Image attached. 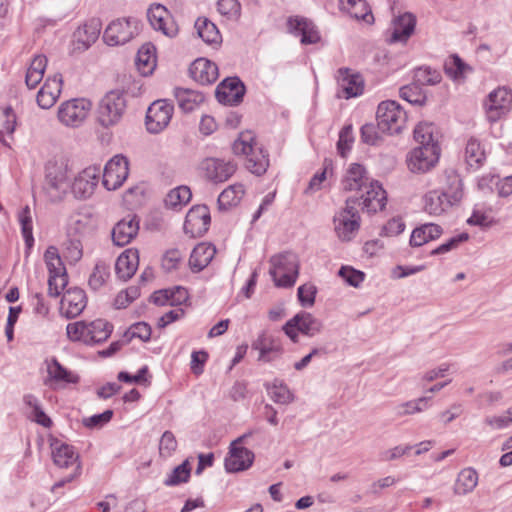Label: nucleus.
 <instances>
[{
	"label": "nucleus",
	"instance_id": "13",
	"mask_svg": "<svg viewBox=\"0 0 512 512\" xmlns=\"http://www.w3.org/2000/svg\"><path fill=\"white\" fill-rule=\"evenodd\" d=\"M363 190L365 192L359 198L353 197L357 199L356 205L362 206V210H366L368 213H376L384 209L387 195L378 181H369Z\"/></svg>",
	"mask_w": 512,
	"mask_h": 512
},
{
	"label": "nucleus",
	"instance_id": "40",
	"mask_svg": "<svg viewBox=\"0 0 512 512\" xmlns=\"http://www.w3.org/2000/svg\"><path fill=\"white\" fill-rule=\"evenodd\" d=\"M156 48L153 44H144L137 53L136 65L138 70L143 74L147 75L151 73L156 64Z\"/></svg>",
	"mask_w": 512,
	"mask_h": 512
},
{
	"label": "nucleus",
	"instance_id": "51",
	"mask_svg": "<svg viewBox=\"0 0 512 512\" xmlns=\"http://www.w3.org/2000/svg\"><path fill=\"white\" fill-rule=\"evenodd\" d=\"M67 337L73 342H82L90 345L88 335V322L76 321L69 323L66 327Z\"/></svg>",
	"mask_w": 512,
	"mask_h": 512
},
{
	"label": "nucleus",
	"instance_id": "50",
	"mask_svg": "<svg viewBox=\"0 0 512 512\" xmlns=\"http://www.w3.org/2000/svg\"><path fill=\"white\" fill-rule=\"evenodd\" d=\"M110 276L109 265L103 261H98L89 276L88 285L92 290L100 289Z\"/></svg>",
	"mask_w": 512,
	"mask_h": 512
},
{
	"label": "nucleus",
	"instance_id": "63",
	"mask_svg": "<svg viewBox=\"0 0 512 512\" xmlns=\"http://www.w3.org/2000/svg\"><path fill=\"white\" fill-rule=\"evenodd\" d=\"M469 239V235L466 232L460 233L452 238H450L447 242L441 244L437 248L431 251V255H440L445 254L456 247L462 242H465Z\"/></svg>",
	"mask_w": 512,
	"mask_h": 512
},
{
	"label": "nucleus",
	"instance_id": "41",
	"mask_svg": "<svg viewBox=\"0 0 512 512\" xmlns=\"http://www.w3.org/2000/svg\"><path fill=\"white\" fill-rule=\"evenodd\" d=\"M113 331V326L104 319L88 322V335L90 345L106 341Z\"/></svg>",
	"mask_w": 512,
	"mask_h": 512
},
{
	"label": "nucleus",
	"instance_id": "35",
	"mask_svg": "<svg viewBox=\"0 0 512 512\" xmlns=\"http://www.w3.org/2000/svg\"><path fill=\"white\" fill-rule=\"evenodd\" d=\"M339 5L355 19L363 20L368 24L374 21L372 11L365 0H339Z\"/></svg>",
	"mask_w": 512,
	"mask_h": 512
},
{
	"label": "nucleus",
	"instance_id": "60",
	"mask_svg": "<svg viewBox=\"0 0 512 512\" xmlns=\"http://www.w3.org/2000/svg\"><path fill=\"white\" fill-rule=\"evenodd\" d=\"M113 414V411L108 409L105 410L103 413L83 418L82 423L85 427L89 429H98L103 427L108 422H110V420L113 417Z\"/></svg>",
	"mask_w": 512,
	"mask_h": 512
},
{
	"label": "nucleus",
	"instance_id": "38",
	"mask_svg": "<svg viewBox=\"0 0 512 512\" xmlns=\"http://www.w3.org/2000/svg\"><path fill=\"white\" fill-rule=\"evenodd\" d=\"M244 193V186L240 183L228 186L218 196L217 204L219 210H227L236 206L244 196Z\"/></svg>",
	"mask_w": 512,
	"mask_h": 512
},
{
	"label": "nucleus",
	"instance_id": "16",
	"mask_svg": "<svg viewBox=\"0 0 512 512\" xmlns=\"http://www.w3.org/2000/svg\"><path fill=\"white\" fill-rule=\"evenodd\" d=\"M236 164L217 158H206L200 163V169L205 177L213 183L227 181L236 171Z\"/></svg>",
	"mask_w": 512,
	"mask_h": 512
},
{
	"label": "nucleus",
	"instance_id": "27",
	"mask_svg": "<svg viewBox=\"0 0 512 512\" xmlns=\"http://www.w3.org/2000/svg\"><path fill=\"white\" fill-rule=\"evenodd\" d=\"M70 187L69 177L67 175V168L63 165H52L47 167L46 170V189L49 193L56 191L59 197L60 194L66 193Z\"/></svg>",
	"mask_w": 512,
	"mask_h": 512
},
{
	"label": "nucleus",
	"instance_id": "11",
	"mask_svg": "<svg viewBox=\"0 0 512 512\" xmlns=\"http://www.w3.org/2000/svg\"><path fill=\"white\" fill-rule=\"evenodd\" d=\"M173 105L166 100L153 102L146 113V128L150 133L157 134L169 124L173 115Z\"/></svg>",
	"mask_w": 512,
	"mask_h": 512
},
{
	"label": "nucleus",
	"instance_id": "49",
	"mask_svg": "<svg viewBox=\"0 0 512 512\" xmlns=\"http://www.w3.org/2000/svg\"><path fill=\"white\" fill-rule=\"evenodd\" d=\"M102 22L99 18H91L89 19L82 27V31L84 33L85 38L81 36V29H79V40L89 47L92 43H94L101 32Z\"/></svg>",
	"mask_w": 512,
	"mask_h": 512
},
{
	"label": "nucleus",
	"instance_id": "52",
	"mask_svg": "<svg viewBox=\"0 0 512 512\" xmlns=\"http://www.w3.org/2000/svg\"><path fill=\"white\" fill-rule=\"evenodd\" d=\"M190 466L188 460L173 469L171 474L164 480L166 486H176L186 483L190 478Z\"/></svg>",
	"mask_w": 512,
	"mask_h": 512
},
{
	"label": "nucleus",
	"instance_id": "46",
	"mask_svg": "<svg viewBox=\"0 0 512 512\" xmlns=\"http://www.w3.org/2000/svg\"><path fill=\"white\" fill-rule=\"evenodd\" d=\"M424 202V209L430 215H440L447 207L451 206V204H447L443 194L437 191L426 194Z\"/></svg>",
	"mask_w": 512,
	"mask_h": 512
},
{
	"label": "nucleus",
	"instance_id": "42",
	"mask_svg": "<svg viewBox=\"0 0 512 512\" xmlns=\"http://www.w3.org/2000/svg\"><path fill=\"white\" fill-rule=\"evenodd\" d=\"M478 484V473L473 468H465L458 474L454 492L465 495L474 490Z\"/></svg>",
	"mask_w": 512,
	"mask_h": 512
},
{
	"label": "nucleus",
	"instance_id": "57",
	"mask_svg": "<svg viewBox=\"0 0 512 512\" xmlns=\"http://www.w3.org/2000/svg\"><path fill=\"white\" fill-rule=\"evenodd\" d=\"M338 275L344 279V281L353 287H358L365 278L364 272L356 270L350 266H342Z\"/></svg>",
	"mask_w": 512,
	"mask_h": 512
},
{
	"label": "nucleus",
	"instance_id": "54",
	"mask_svg": "<svg viewBox=\"0 0 512 512\" xmlns=\"http://www.w3.org/2000/svg\"><path fill=\"white\" fill-rule=\"evenodd\" d=\"M468 68V65L457 54L451 55L444 64L445 73L453 79L461 77Z\"/></svg>",
	"mask_w": 512,
	"mask_h": 512
},
{
	"label": "nucleus",
	"instance_id": "37",
	"mask_svg": "<svg viewBox=\"0 0 512 512\" xmlns=\"http://www.w3.org/2000/svg\"><path fill=\"white\" fill-rule=\"evenodd\" d=\"M195 29L198 36L207 44H219L221 34L217 26L206 17H199L195 21Z\"/></svg>",
	"mask_w": 512,
	"mask_h": 512
},
{
	"label": "nucleus",
	"instance_id": "45",
	"mask_svg": "<svg viewBox=\"0 0 512 512\" xmlns=\"http://www.w3.org/2000/svg\"><path fill=\"white\" fill-rule=\"evenodd\" d=\"M265 388L275 403L289 404L293 401V394L287 385L279 379H275L271 384L266 383Z\"/></svg>",
	"mask_w": 512,
	"mask_h": 512
},
{
	"label": "nucleus",
	"instance_id": "2",
	"mask_svg": "<svg viewBox=\"0 0 512 512\" xmlns=\"http://www.w3.org/2000/svg\"><path fill=\"white\" fill-rule=\"evenodd\" d=\"M256 142L251 132L241 133L234 141L232 149L236 155H245V166L256 176L263 175L269 167V154L262 148L255 147Z\"/></svg>",
	"mask_w": 512,
	"mask_h": 512
},
{
	"label": "nucleus",
	"instance_id": "47",
	"mask_svg": "<svg viewBox=\"0 0 512 512\" xmlns=\"http://www.w3.org/2000/svg\"><path fill=\"white\" fill-rule=\"evenodd\" d=\"M21 225V233L25 241L26 248L30 250L34 245L32 215L29 206H25L18 214Z\"/></svg>",
	"mask_w": 512,
	"mask_h": 512
},
{
	"label": "nucleus",
	"instance_id": "28",
	"mask_svg": "<svg viewBox=\"0 0 512 512\" xmlns=\"http://www.w3.org/2000/svg\"><path fill=\"white\" fill-rule=\"evenodd\" d=\"M191 77L202 85L214 83L218 78V67L205 58L196 59L190 66Z\"/></svg>",
	"mask_w": 512,
	"mask_h": 512
},
{
	"label": "nucleus",
	"instance_id": "64",
	"mask_svg": "<svg viewBox=\"0 0 512 512\" xmlns=\"http://www.w3.org/2000/svg\"><path fill=\"white\" fill-rule=\"evenodd\" d=\"M217 10L221 15L234 18L240 14L241 6L237 0H218Z\"/></svg>",
	"mask_w": 512,
	"mask_h": 512
},
{
	"label": "nucleus",
	"instance_id": "58",
	"mask_svg": "<svg viewBox=\"0 0 512 512\" xmlns=\"http://www.w3.org/2000/svg\"><path fill=\"white\" fill-rule=\"evenodd\" d=\"M361 140L368 145H377L379 141L381 140L380 133L381 130L378 127V123H366L364 124L361 129Z\"/></svg>",
	"mask_w": 512,
	"mask_h": 512
},
{
	"label": "nucleus",
	"instance_id": "59",
	"mask_svg": "<svg viewBox=\"0 0 512 512\" xmlns=\"http://www.w3.org/2000/svg\"><path fill=\"white\" fill-rule=\"evenodd\" d=\"M177 449V440L171 431H165L159 442V453L163 457H170Z\"/></svg>",
	"mask_w": 512,
	"mask_h": 512
},
{
	"label": "nucleus",
	"instance_id": "10",
	"mask_svg": "<svg viewBox=\"0 0 512 512\" xmlns=\"http://www.w3.org/2000/svg\"><path fill=\"white\" fill-rule=\"evenodd\" d=\"M90 108V101L84 98L68 100L60 105L58 119L66 126L77 127L85 120Z\"/></svg>",
	"mask_w": 512,
	"mask_h": 512
},
{
	"label": "nucleus",
	"instance_id": "17",
	"mask_svg": "<svg viewBox=\"0 0 512 512\" xmlns=\"http://www.w3.org/2000/svg\"><path fill=\"white\" fill-rule=\"evenodd\" d=\"M147 18L156 31H161L170 38L178 34V26L170 16L169 11L161 4H153L147 11Z\"/></svg>",
	"mask_w": 512,
	"mask_h": 512
},
{
	"label": "nucleus",
	"instance_id": "31",
	"mask_svg": "<svg viewBox=\"0 0 512 512\" xmlns=\"http://www.w3.org/2000/svg\"><path fill=\"white\" fill-rule=\"evenodd\" d=\"M216 254V248L210 243H199L189 258V266L193 272H200L212 261Z\"/></svg>",
	"mask_w": 512,
	"mask_h": 512
},
{
	"label": "nucleus",
	"instance_id": "56",
	"mask_svg": "<svg viewBox=\"0 0 512 512\" xmlns=\"http://www.w3.org/2000/svg\"><path fill=\"white\" fill-rule=\"evenodd\" d=\"M353 142V127L351 124L345 125L339 133L337 142L338 153L342 157H345L347 152L350 151Z\"/></svg>",
	"mask_w": 512,
	"mask_h": 512
},
{
	"label": "nucleus",
	"instance_id": "20",
	"mask_svg": "<svg viewBox=\"0 0 512 512\" xmlns=\"http://www.w3.org/2000/svg\"><path fill=\"white\" fill-rule=\"evenodd\" d=\"M100 171V167L90 166L75 177L71 189L76 198L85 199L93 194L98 183Z\"/></svg>",
	"mask_w": 512,
	"mask_h": 512
},
{
	"label": "nucleus",
	"instance_id": "33",
	"mask_svg": "<svg viewBox=\"0 0 512 512\" xmlns=\"http://www.w3.org/2000/svg\"><path fill=\"white\" fill-rule=\"evenodd\" d=\"M442 233L443 229L440 225L425 223L412 231L409 243L412 247H420L429 241L438 239Z\"/></svg>",
	"mask_w": 512,
	"mask_h": 512
},
{
	"label": "nucleus",
	"instance_id": "22",
	"mask_svg": "<svg viewBox=\"0 0 512 512\" xmlns=\"http://www.w3.org/2000/svg\"><path fill=\"white\" fill-rule=\"evenodd\" d=\"M287 25L289 32L299 36L302 44H315L320 41V34L316 26L306 18L290 17Z\"/></svg>",
	"mask_w": 512,
	"mask_h": 512
},
{
	"label": "nucleus",
	"instance_id": "23",
	"mask_svg": "<svg viewBox=\"0 0 512 512\" xmlns=\"http://www.w3.org/2000/svg\"><path fill=\"white\" fill-rule=\"evenodd\" d=\"M254 458V453L248 448L230 446L229 456L225 459V469L230 473L245 471L252 466Z\"/></svg>",
	"mask_w": 512,
	"mask_h": 512
},
{
	"label": "nucleus",
	"instance_id": "26",
	"mask_svg": "<svg viewBox=\"0 0 512 512\" xmlns=\"http://www.w3.org/2000/svg\"><path fill=\"white\" fill-rule=\"evenodd\" d=\"M62 76L61 74H55L52 77H48L37 94V103L43 109L51 108L62 90Z\"/></svg>",
	"mask_w": 512,
	"mask_h": 512
},
{
	"label": "nucleus",
	"instance_id": "4",
	"mask_svg": "<svg viewBox=\"0 0 512 512\" xmlns=\"http://www.w3.org/2000/svg\"><path fill=\"white\" fill-rule=\"evenodd\" d=\"M126 98L123 92H108L98 106V121L101 126L109 128L118 124L126 111Z\"/></svg>",
	"mask_w": 512,
	"mask_h": 512
},
{
	"label": "nucleus",
	"instance_id": "9",
	"mask_svg": "<svg viewBox=\"0 0 512 512\" xmlns=\"http://www.w3.org/2000/svg\"><path fill=\"white\" fill-rule=\"evenodd\" d=\"M128 174V159L121 154L115 155L104 167L102 184L107 190H116L124 183Z\"/></svg>",
	"mask_w": 512,
	"mask_h": 512
},
{
	"label": "nucleus",
	"instance_id": "61",
	"mask_svg": "<svg viewBox=\"0 0 512 512\" xmlns=\"http://www.w3.org/2000/svg\"><path fill=\"white\" fill-rule=\"evenodd\" d=\"M16 127V114L12 107L8 106L0 113V128L4 133L12 135Z\"/></svg>",
	"mask_w": 512,
	"mask_h": 512
},
{
	"label": "nucleus",
	"instance_id": "19",
	"mask_svg": "<svg viewBox=\"0 0 512 512\" xmlns=\"http://www.w3.org/2000/svg\"><path fill=\"white\" fill-rule=\"evenodd\" d=\"M337 81L341 93L339 97L350 99L360 96L364 91V80L359 73L352 72L351 69L343 67L337 71Z\"/></svg>",
	"mask_w": 512,
	"mask_h": 512
},
{
	"label": "nucleus",
	"instance_id": "34",
	"mask_svg": "<svg viewBox=\"0 0 512 512\" xmlns=\"http://www.w3.org/2000/svg\"><path fill=\"white\" fill-rule=\"evenodd\" d=\"M174 96L179 108L185 113L193 111L205 100L203 93L180 87L174 89Z\"/></svg>",
	"mask_w": 512,
	"mask_h": 512
},
{
	"label": "nucleus",
	"instance_id": "8",
	"mask_svg": "<svg viewBox=\"0 0 512 512\" xmlns=\"http://www.w3.org/2000/svg\"><path fill=\"white\" fill-rule=\"evenodd\" d=\"M138 33V21L135 18L112 21L103 34L104 41L110 46L123 45Z\"/></svg>",
	"mask_w": 512,
	"mask_h": 512
},
{
	"label": "nucleus",
	"instance_id": "21",
	"mask_svg": "<svg viewBox=\"0 0 512 512\" xmlns=\"http://www.w3.org/2000/svg\"><path fill=\"white\" fill-rule=\"evenodd\" d=\"M86 305L85 291L79 287H71L62 297L60 311L67 319H73L83 312Z\"/></svg>",
	"mask_w": 512,
	"mask_h": 512
},
{
	"label": "nucleus",
	"instance_id": "18",
	"mask_svg": "<svg viewBox=\"0 0 512 512\" xmlns=\"http://www.w3.org/2000/svg\"><path fill=\"white\" fill-rule=\"evenodd\" d=\"M512 106V95L506 88H498L491 92L486 103L487 118L490 122H496L508 115Z\"/></svg>",
	"mask_w": 512,
	"mask_h": 512
},
{
	"label": "nucleus",
	"instance_id": "30",
	"mask_svg": "<svg viewBox=\"0 0 512 512\" xmlns=\"http://www.w3.org/2000/svg\"><path fill=\"white\" fill-rule=\"evenodd\" d=\"M50 446L53 462L60 468H67L79 459V455L75 452L73 446L61 442L58 439H53Z\"/></svg>",
	"mask_w": 512,
	"mask_h": 512
},
{
	"label": "nucleus",
	"instance_id": "32",
	"mask_svg": "<svg viewBox=\"0 0 512 512\" xmlns=\"http://www.w3.org/2000/svg\"><path fill=\"white\" fill-rule=\"evenodd\" d=\"M369 178L366 175L365 168L358 164H352L342 180V187L344 191H363V187H367Z\"/></svg>",
	"mask_w": 512,
	"mask_h": 512
},
{
	"label": "nucleus",
	"instance_id": "12",
	"mask_svg": "<svg viewBox=\"0 0 512 512\" xmlns=\"http://www.w3.org/2000/svg\"><path fill=\"white\" fill-rule=\"evenodd\" d=\"M210 221V212L206 205L193 206L186 215L184 232L192 238L201 237L208 231Z\"/></svg>",
	"mask_w": 512,
	"mask_h": 512
},
{
	"label": "nucleus",
	"instance_id": "7",
	"mask_svg": "<svg viewBox=\"0 0 512 512\" xmlns=\"http://www.w3.org/2000/svg\"><path fill=\"white\" fill-rule=\"evenodd\" d=\"M357 199H346L345 208L334 217L335 231L342 240H350L360 227V216L356 208Z\"/></svg>",
	"mask_w": 512,
	"mask_h": 512
},
{
	"label": "nucleus",
	"instance_id": "29",
	"mask_svg": "<svg viewBox=\"0 0 512 512\" xmlns=\"http://www.w3.org/2000/svg\"><path fill=\"white\" fill-rule=\"evenodd\" d=\"M139 265V252L137 249H127L117 258L115 271L117 276L127 281L136 272Z\"/></svg>",
	"mask_w": 512,
	"mask_h": 512
},
{
	"label": "nucleus",
	"instance_id": "53",
	"mask_svg": "<svg viewBox=\"0 0 512 512\" xmlns=\"http://www.w3.org/2000/svg\"><path fill=\"white\" fill-rule=\"evenodd\" d=\"M430 399L431 397L423 396L415 400L407 401L398 406L397 414L399 416H405L422 412L428 407Z\"/></svg>",
	"mask_w": 512,
	"mask_h": 512
},
{
	"label": "nucleus",
	"instance_id": "6",
	"mask_svg": "<svg viewBox=\"0 0 512 512\" xmlns=\"http://www.w3.org/2000/svg\"><path fill=\"white\" fill-rule=\"evenodd\" d=\"M323 323L314 317L311 313L300 312L286 322L283 326L285 334L294 342L298 341V332L309 337H314L321 333Z\"/></svg>",
	"mask_w": 512,
	"mask_h": 512
},
{
	"label": "nucleus",
	"instance_id": "15",
	"mask_svg": "<svg viewBox=\"0 0 512 512\" xmlns=\"http://www.w3.org/2000/svg\"><path fill=\"white\" fill-rule=\"evenodd\" d=\"M245 86L238 77L224 79L216 88L215 96L219 103L236 106L243 101Z\"/></svg>",
	"mask_w": 512,
	"mask_h": 512
},
{
	"label": "nucleus",
	"instance_id": "5",
	"mask_svg": "<svg viewBox=\"0 0 512 512\" xmlns=\"http://www.w3.org/2000/svg\"><path fill=\"white\" fill-rule=\"evenodd\" d=\"M376 120L382 133L395 134L403 128L406 113L398 102L387 100L378 105Z\"/></svg>",
	"mask_w": 512,
	"mask_h": 512
},
{
	"label": "nucleus",
	"instance_id": "25",
	"mask_svg": "<svg viewBox=\"0 0 512 512\" xmlns=\"http://www.w3.org/2000/svg\"><path fill=\"white\" fill-rule=\"evenodd\" d=\"M139 231V220L136 216L120 220L112 229V240L115 245L123 247L135 238Z\"/></svg>",
	"mask_w": 512,
	"mask_h": 512
},
{
	"label": "nucleus",
	"instance_id": "36",
	"mask_svg": "<svg viewBox=\"0 0 512 512\" xmlns=\"http://www.w3.org/2000/svg\"><path fill=\"white\" fill-rule=\"evenodd\" d=\"M447 204L460 202L463 197V183L460 176L455 171L446 173L445 187L442 192Z\"/></svg>",
	"mask_w": 512,
	"mask_h": 512
},
{
	"label": "nucleus",
	"instance_id": "55",
	"mask_svg": "<svg viewBox=\"0 0 512 512\" xmlns=\"http://www.w3.org/2000/svg\"><path fill=\"white\" fill-rule=\"evenodd\" d=\"M441 74L430 67H420L416 69L414 80L421 85H435L441 81Z\"/></svg>",
	"mask_w": 512,
	"mask_h": 512
},
{
	"label": "nucleus",
	"instance_id": "62",
	"mask_svg": "<svg viewBox=\"0 0 512 512\" xmlns=\"http://www.w3.org/2000/svg\"><path fill=\"white\" fill-rule=\"evenodd\" d=\"M317 289L312 284H304L298 288L297 296L298 300L304 307H311L315 303V296Z\"/></svg>",
	"mask_w": 512,
	"mask_h": 512
},
{
	"label": "nucleus",
	"instance_id": "3",
	"mask_svg": "<svg viewBox=\"0 0 512 512\" xmlns=\"http://www.w3.org/2000/svg\"><path fill=\"white\" fill-rule=\"evenodd\" d=\"M269 273L277 287H292L298 276L299 261L296 254L284 252L270 258Z\"/></svg>",
	"mask_w": 512,
	"mask_h": 512
},
{
	"label": "nucleus",
	"instance_id": "48",
	"mask_svg": "<svg viewBox=\"0 0 512 512\" xmlns=\"http://www.w3.org/2000/svg\"><path fill=\"white\" fill-rule=\"evenodd\" d=\"M192 193L187 186H179L169 191L164 202L166 207L177 208L187 204L191 199Z\"/></svg>",
	"mask_w": 512,
	"mask_h": 512
},
{
	"label": "nucleus",
	"instance_id": "24",
	"mask_svg": "<svg viewBox=\"0 0 512 512\" xmlns=\"http://www.w3.org/2000/svg\"><path fill=\"white\" fill-rule=\"evenodd\" d=\"M416 27V17L405 12L393 20V30L388 39L389 43H406L412 36Z\"/></svg>",
	"mask_w": 512,
	"mask_h": 512
},
{
	"label": "nucleus",
	"instance_id": "44",
	"mask_svg": "<svg viewBox=\"0 0 512 512\" xmlns=\"http://www.w3.org/2000/svg\"><path fill=\"white\" fill-rule=\"evenodd\" d=\"M47 372L49 377L55 382L78 383L79 376L63 367L56 358L47 362Z\"/></svg>",
	"mask_w": 512,
	"mask_h": 512
},
{
	"label": "nucleus",
	"instance_id": "1",
	"mask_svg": "<svg viewBox=\"0 0 512 512\" xmlns=\"http://www.w3.org/2000/svg\"><path fill=\"white\" fill-rule=\"evenodd\" d=\"M414 139L420 144L408 155V168L412 172L424 173L438 162L440 146L437 128L433 123L422 122L414 129Z\"/></svg>",
	"mask_w": 512,
	"mask_h": 512
},
{
	"label": "nucleus",
	"instance_id": "14",
	"mask_svg": "<svg viewBox=\"0 0 512 512\" xmlns=\"http://www.w3.org/2000/svg\"><path fill=\"white\" fill-rule=\"evenodd\" d=\"M251 347L253 350H257L259 352L257 360L265 363H270L280 359L284 351L281 341L266 331H263L258 335V337L252 342Z\"/></svg>",
	"mask_w": 512,
	"mask_h": 512
},
{
	"label": "nucleus",
	"instance_id": "39",
	"mask_svg": "<svg viewBox=\"0 0 512 512\" xmlns=\"http://www.w3.org/2000/svg\"><path fill=\"white\" fill-rule=\"evenodd\" d=\"M486 159L485 151L480 141L471 137L465 147V161L472 169L480 168Z\"/></svg>",
	"mask_w": 512,
	"mask_h": 512
},
{
	"label": "nucleus",
	"instance_id": "43",
	"mask_svg": "<svg viewBox=\"0 0 512 512\" xmlns=\"http://www.w3.org/2000/svg\"><path fill=\"white\" fill-rule=\"evenodd\" d=\"M400 97L412 105L423 106L426 103L427 96L422 89L421 84L414 80L399 90Z\"/></svg>",
	"mask_w": 512,
	"mask_h": 512
}]
</instances>
